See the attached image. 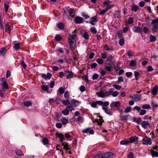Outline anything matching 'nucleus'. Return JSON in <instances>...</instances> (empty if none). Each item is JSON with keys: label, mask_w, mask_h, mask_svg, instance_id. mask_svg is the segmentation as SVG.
I'll return each instance as SVG.
<instances>
[{"label": "nucleus", "mask_w": 158, "mask_h": 158, "mask_svg": "<svg viewBox=\"0 0 158 158\" xmlns=\"http://www.w3.org/2000/svg\"><path fill=\"white\" fill-rule=\"evenodd\" d=\"M69 16L71 17H73L75 15V11L73 9L70 8L69 10Z\"/></svg>", "instance_id": "a211bd4d"}, {"label": "nucleus", "mask_w": 158, "mask_h": 158, "mask_svg": "<svg viewBox=\"0 0 158 158\" xmlns=\"http://www.w3.org/2000/svg\"><path fill=\"white\" fill-rule=\"evenodd\" d=\"M129 143V141L128 140H123L120 142V144L122 145H127Z\"/></svg>", "instance_id": "393cba45"}, {"label": "nucleus", "mask_w": 158, "mask_h": 158, "mask_svg": "<svg viewBox=\"0 0 158 158\" xmlns=\"http://www.w3.org/2000/svg\"><path fill=\"white\" fill-rule=\"evenodd\" d=\"M69 93L68 91H65L64 93V97L66 99H68L69 98Z\"/></svg>", "instance_id": "79ce46f5"}, {"label": "nucleus", "mask_w": 158, "mask_h": 158, "mask_svg": "<svg viewBox=\"0 0 158 158\" xmlns=\"http://www.w3.org/2000/svg\"><path fill=\"white\" fill-rule=\"evenodd\" d=\"M24 105L27 107H28L31 105V103L29 102H24Z\"/></svg>", "instance_id": "5fc2aeb1"}, {"label": "nucleus", "mask_w": 158, "mask_h": 158, "mask_svg": "<svg viewBox=\"0 0 158 158\" xmlns=\"http://www.w3.org/2000/svg\"><path fill=\"white\" fill-rule=\"evenodd\" d=\"M152 107L153 108H156L158 105L157 103L154 101H153L152 102Z\"/></svg>", "instance_id": "8fccbe9b"}, {"label": "nucleus", "mask_w": 158, "mask_h": 158, "mask_svg": "<svg viewBox=\"0 0 158 158\" xmlns=\"http://www.w3.org/2000/svg\"><path fill=\"white\" fill-rule=\"evenodd\" d=\"M134 22L133 18L132 17H129L128 20V23L129 24H132Z\"/></svg>", "instance_id": "e2e57ef3"}, {"label": "nucleus", "mask_w": 158, "mask_h": 158, "mask_svg": "<svg viewBox=\"0 0 158 158\" xmlns=\"http://www.w3.org/2000/svg\"><path fill=\"white\" fill-rule=\"evenodd\" d=\"M139 6L136 5H135L132 7L131 10L132 11H136L139 9Z\"/></svg>", "instance_id": "e433bc0d"}, {"label": "nucleus", "mask_w": 158, "mask_h": 158, "mask_svg": "<svg viewBox=\"0 0 158 158\" xmlns=\"http://www.w3.org/2000/svg\"><path fill=\"white\" fill-rule=\"evenodd\" d=\"M5 28V31H8L9 33L11 30L10 27L7 23L6 24Z\"/></svg>", "instance_id": "bb28decb"}, {"label": "nucleus", "mask_w": 158, "mask_h": 158, "mask_svg": "<svg viewBox=\"0 0 158 158\" xmlns=\"http://www.w3.org/2000/svg\"><path fill=\"white\" fill-rule=\"evenodd\" d=\"M7 81L6 79L5 78H0V85L4 84L6 83Z\"/></svg>", "instance_id": "ea45409f"}, {"label": "nucleus", "mask_w": 158, "mask_h": 158, "mask_svg": "<svg viewBox=\"0 0 158 158\" xmlns=\"http://www.w3.org/2000/svg\"><path fill=\"white\" fill-rule=\"evenodd\" d=\"M1 85H2V89L3 91H5L6 89H8L9 88L7 82Z\"/></svg>", "instance_id": "4468645a"}, {"label": "nucleus", "mask_w": 158, "mask_h": 158, "mask_svg": "<svg viewBox=\"0 0 158 158\" xmlns=\"http://www.w3.org/2000/svg\"><path fill=\"white\" fill-rule=\"evenodd\" d=\"M158 90V86L157 85L155 86L153 88L151 93L153 95H156L157 94Z\"/></svg>", "instance_id": "ddd939ff"}, {"label": "nucleus", "mask_w": 158, "mask_h": 158, "mask_svg": "<svg viewBox=\"0 0 158 158\" xmlns=\"http://www.w3.org/2000/svg\"><path fill=\"white\" fill-rule=\"evenodd\" d=\"M41 89L42 90L45 91H47L48 89V87L47 85H43L41 86Z\"/></svg>", "instance_id": "13d9d810"}, {"label": "nucleus", "mask_w": 158, "mask_h": 158, "mask_svg": "<svg viewBox=\"0 0 158 158\" xmlns=\"http://www.w3.org/2000/svg\"><path fill=\"white\" fill-rule=\"evenodd\" d=\"M131 107L130 106H128L124 110V112L125 113H127L130 112L131 111Z\"/></svg>", "instance_id": "052dcab7"}, {"label": "nucleus", "mask_w": 158, "mask_h": 158, "mask_svg": "<svg viewBox=\"0 0 158 158\" xmlns=\"http://www.w3.org/2000/svg\"><path fill=\"white\" fill-rule=\"evenodd\" d=\"M114 106L118 108L120 106V102H115L114 103Z\"/></svg>", "instance_id": "338daca9"}, {"label": "nucleus", "mask_w": 158, "mask_h": 158, "mask_svg": "<svg viewBox=\"0 0 158 158\" xmlns=\"http://www.w3.org/2000/svg\"><path fill=\"white\" fill-rule=\"evenodd\" d=\"M149 39L151 42H154L156 40V36L153 35H151L149 36Z\"/></svg>", "instance_id": "72a5a7b5"}, {"label": "nucleus", "mask_w": 158, "mask_h": 158, "mask_svg": "<svg viewBox=\"0 0 158 158\" xmlns=\"http://www.w3.org/2000/svg\"><path fill=\"white\" fill-rule=\"evenodd\" d=\"M20 47L19 44L18 43L16 44L14 46V48L16 51H18Z\"/></svg>", "instance_id": "4c0bfd02"}, {"label": "nucleus", "mask_w": 158, "mask_h": 158, "mask_svg": "<svg viewBox=\"0 0 158 158\" xmlns=\"http://www.w3.org/2000/svg\"><path fill=\"white\" fill-rule=\"evenodd\" d=\"M77 36L76 34L70 35L69 41H76V38Z\"/></svg>", "instance_id": "6ab92c4d"}, {"label": "nucleus", "mask_w": 158, "mask_h": 158, "mask_svg": "<svg viewBox=\"0 0 158 158\" xmlns=\"http://www.w3.org/2000/svg\"><path fill=\"white\" fill-rule=\"evenodd\" d=\"M61 37L58 35H56L55 37V39L57 41H60L61 39Z\"/></svg>", "instance_id": "bf43d9fd"}, {"label": "nucleus", "mask_w": 158, "mask_h": 158, "mask_svg": "<svg viewBox=\"0 0 158 158\" xmlns=\"http://www.w3.org/2000/svg\"><path fill=\"white\" fill-rule=\"evenodd\" d=\"M58 91L60 93V94H63L64 93V88L63 87H60Z\"/></svg>", "instance_id": "603ef678"}, {"label": "nucleus", "mask_w": 158, "mask_h": 158, "mask_svg": "<svg viewBox=\"0 0 158 158\" xmlns=\"http://www.w3.org/2000/svg\"><path fill=\"white\" fill-rule=\"evenodd\" d=\"M91 31L94 34H96L97 32V31L96 30V28L95 27H92L90 29Z\"/></svg>", "instance_id": "0e129e2a"}, {"label": "nucleus", "mask_w": 158, "mask_h": 158, "mask_svg": "<svg viewBox=\"0 0 158 158\" xmlns=\"http://www.w3.org/2000/svg\"><path fill=\"white\" fill-rule=\"evenodd\" d=\"M57 136L60 138V141L61 142L63 141V140H64V135L62 134L59 133L58 134Z\"/></svg>", "instance_id": "473e14b6"}, {"label": "nucleus", "mask_w": 158, "mask_h": 158, "mask_svg": "<svg viewBox=\"0 0 158 158\" xmlns=\"http://www.w3.org/2000/svg\"><path fill=\"white\" fill-rule=\"evenodd\" d=\"M61 145L64 146L63 149H64L67 150L70 149V148H69V146L66 142L62 141L61 142Z\"/></svg>", "instance_id": "f8f14e48"}, {"label": "nucleus", "mask_w": 158, "mask_h": 158, "mask_svg": "<svg viewBox=\"0 0 158 158\" xmlns=\"http://www.w3.org/2000/svg\"><path fill=\"white\" fill-rule=\"evenodd\" d=\"M131 98L135 101H139L141 99V95L139 94H134L131 97Z\"/></svg>", "instance_id": "423d86ee"}, {"label": "nucleus", "mask_w": 158, "mask_h": 158, "mask_svg": "<svg viewBox=\"0 0 158 158\" xmlns=\"http://www.w3.org/2000/svg\"><path fill=\"white\" fill-rule=\"evenodd\" d=\"M130 117V116L129 115H126L123 116H122L120 117V119L122 121H124L125 120H127Z\"/></svg>", "instance_id": "412c9836"}, {"label": "nucleus", "mask_w": 158, "mask_h": 158, "mask_svg": "<svg viewBox=\"0 0 158 158\" xmlns=\"http://www.w3.org/2000/svg\"><path fill=\"white\" fill-rule=\"evenodd\" d=\"M113 65L114 67L115 70H118L120 69L119 67L118 66V64L115 61H114L113 62Z\"/></svg>", "instance_id": "a878e982"}, {"label": "nucleus", "mask_w": 158, "mask_h": 158, "mask_svg": "<svg viewBox=\"0 0 158 158\" xmlns=\"http://www.w3.org/2000/svg\"><path fill=\"white\" fill-rule=\"evenodd\" d=\"M71 102L73 106H76L79 105V102L78 101L74 99H72L71 101Z\"/></svg>", "instance_id": "aec40b11"}, {"label": "nucleus", "mask_w": 158, "mask_h": 158, "mask_svg": "<svg viewBox=\"0 0 158 158\" xmlns=\"http://www.w3.org/2000/svg\"><path fill=\"white\" fill-rule=\"evenodd\" d=\"M112 55H109L108 56V57L106 59V62H107V61L111 62V61L112 60Z\"/></svg>", "instance_id": "680f3d73"}, {"label": "nucleus", "mask_w": 158, "mask_h": 158, "mask_svg": "<svg viewBox=\"0 0 158 158\" xmlns=\"http://www.w3.org/2000/svg\"><path fill=\"white\" fill-rule=\"evenodd\" d=\"M102 109L107 114L109 115H113L112 111L108 109V107H103Z\"/></svg>", "instance_id": "0eeeda50"}, {"label": "nucleus", "mask_w": 158, "mask_h": 158, "mask_svg": "<svg viewBox=\"0 0 158 158\" xmlns=\"http://www.w3.org/2000/svg\"><path fill=\"white\" fill-rule=\"evenodd\" d=\"M104 49L106 51H112L113 50V48L112 46H108L107 44L104 45Z\"/></svg>", "instance_id": "5701e85b"}, {"label": "nucleus", "mask_w": 158, "mask_h": 158, "mask_svg": "<svg viewBox=\"0 0 158 158\" xmlns=\"http://www.w3.org/2000/svg\"><path fill=\"white\" fill-rule=\"evenodd\" d=\"M93 158H103V156L102 153L98 154L94 156Z\"/></svg>", "instance_id": "a19ab883"}, {"label": "nucleus", "mask_w": 158, "mask_h": 158, "mask_svg": "<svg viewBox=\"0 0 158 158\" xmlns=\"http://www.w3.org/2000/svg\"><path fill=\"white\" fill-rule=\"evenodd\" d=\"M116 36L118 38H120L122 36V31L121 30L117 31L116 34Z\"/></svg>", "instance_id": "2f4dec72"}, {"label": "nucleus", "mask_w": 158, "mask_h": 158, "mask_svg": "<svg viewBox=\"0 0 158 158\" xmlns=\"http://www.w3.org/2000/svg\"><path fill=\"white\" fill-rule=\"evenodd\" d=\"M81 15L86 19L89 18V16L88 15H86L84 12H82L81 13Z\"/></svg>", "instance_id": "6e6d98bb"}, {"label": "nucleus", "mask_w": 158, "mask_h": 158, "mask_svg": "<svg viewBox=\"0 0 158 158\" xmlns=\"http://www.w3.org/2000/svg\"><path fill=\"white\" fill-rule=\"evenodd\" d=\"M62 102L63 104L65 105H69L70 103L68 100H63L62 101Z\"/></svg>", "instance_id": "09e8293b"}, {"label": "nucleus", "mask_w": 158, "mask_h": 158, "mask_svg": "<svg viewBox=\"0 0 158 158\" xmlns=\"http://www.w3.org/2000/svg\"><path fill=\"white\" fill-rule=\"evenodd\" d=\"M83 36L85 40H87L89 39V35H88V33L86 32H85L84 33Z\"/></svg>", "instance_id": "58836bf2"}, {"label": "nucleus", "mask_w": 158, "mask_h": 158, "mask_svg": "<svg viewBox=\"0 0 158 158\" xmlns=\"http://www.w3.org/2000/svg\"><path fill=\"white\" fill-rule=\"evenodd\" d=\"M52 75L50 73H47V74H42L41 77L42 78L47 80V79L49 80L51 77Z\"/></svg>", "instance_id": "20e7f679"}, {"label": "nucleus", "mask_w": 158, "mask_h": 158, "mask_svg": "<svg viewBox=\"0 0 158 158\" xmlns=\"http://www.w3.org/2000/svg\"><path fill=\"white\" fill-rule=\"evenodd\" d=\"M76 41H69V44L71 51H73L75 48V46Z\"/></svg>", "instance_id": "1a4fd4ad"}, {"label": "nucleus", "mask_w": 158, "mask_h": 158, "mask_svg": "<svg viewBox=\"0 0 158 158\" xmlns=\"http://www.w3.org/2000/svg\"><path fill=\"white\" fill-rule=\"evenodd\" d=\"M84 120V118L82 116H79L77 120V121L78 122V124H79V123H82L83 122Z\"/></svg>", "instance_id": "4be33fe9"}, {"label": "nucleus", "mask_w": 158, "mask_h": 158, "mask_svg": "<svg viewBox=\"0 0 158 158\" xmlns=\"http://www.w3.org/2000/svg\"><path fill=\"white\" fill-rule=\"evenodd\" d=\"M139 138L136 136V135H134L133 136L131 137L130 139V142L131 143H133L135 142V140H137Z\"/></svg>", "instance_id": "f3484780"}, {"label": "nucleus", "mask_w": 158, "mask_h": 158, "mask_svg": "<svg viewBox=\"0 0 158 158\" xmlns=\"http://www.w3.org/2000/svg\"><path fill=\"white\" fill-rule=\"evenodd\" d=\"M107 11V9L106 8L105 9L102 10L101 11L100 14V15H102L106 13Z\"/></svg>", "instance_id": "774afa93"}, {"label": "nucleus", "mask_w": 158, "mask_h": 158, "mask_svg": "<svg viewBox=\"0 0 158 158\" xmlns=\"http://www.w3.org/2000/svg\"><path fill=\"white\" fill-rule=\"evenodd\" d=\"M133 30L135 33H141L142 31V29L139 27L135 26L133 27Z\"/></svg>", "instance_id": "9d476101"}, {"label": "nucleus", "mask_w": 158, "mask_h": 158, "mask_svg": "<svg viewBox=\"0 0 158 158\" xmlns=\"http://www.w3.org/2000/svg\"><path fill=\"white\" fill-rule=\"evenodd\" d=\"M114 90V89L113 88H110L109 89V91H108V92L109 94H110V95H112L113 94V92Z\"/></svg>", "instance_id": "69168bd1"}, {"label": "nucleus", "mask_w": 158, "mask_h": 158, "mask_svg": "<svg viewBox=\"0 0 158 158\" xmlns=\"http://www.w3.org/2000/svg\"><path fill=\"white\" fill-rule=\"evenodd\" d=\"M152 24L153 27L152 28V31L154 32H156L158 28V18L153 20Z\"/></svg>", "instance_id": "f257e3e1"}, {"label": "nucleus", "mask_w": 158, "mask_h": 158, "mask_svg": "<svg viewBox=\"0 0 158 158\" xmlns=\"http://www.w3.org/2000/svg\"><path fill=\"white\" fill-rule=\"evenodd\" d=\"M124 40L123 39L121 38L119 40V44L120 46H122L124 44Z\"/></svg>", "instance_id": "4d7b16f0"}, {"label": "nucleus", "mask_w": 158, "mask_h": 158, "mask_svg": "<svg viewBox=\"0 0 158 158\" xmlns=\"http://www.w3.org/2000/svg\"><path fill=\"white\" fill-rule=\"evenodd\" d=\"M62 113L63 114L65 115H68L69 113V110L66 109L65 110H63L62 111Z\"/></svg>", "instance_id": "c03bdc74"}, {"label": "nucleus", "mask_w": 158, "mask_h": 158, "mask_svg": "<svg viewBox=\"0 0 158 158\" xmlns=\"http://www.w3.org/2000/svg\"><path fill=\"white\" fill-rule=\"evenodd\" d=\"M142 143L144 145L150 144L151 143V139L148 137H145L143 139Z\"/></svg>", "instance_id": "7ed1b4c3"}, {"label": "nucleus", "mask_w": 158, "mask_h": 158, "mask_svg": "<svg viewBox=\"0 0 158 158\" xmlns=\"http://www.w3.org/2000/svg\"><path fill=\"white\" fill-rule=\"evenodd\" d=\"M151 152L152 156L158 157V152L156 151H155L153 150H151Z\"/></svg>", "instance_id": "b1692460"}, {"label": "nucleus", "mask_w": 158, "mask_h": 158, "mask_svg": "<svg viewBox=\"0 0 158 158\" xmlns=\"http://www.w3.org/2000/svg\"><path fill=\"white\" fill-rule=\"evenodd\" d=\"M61 120L63 124L64 125L66 124L68 122V119L65 118H62Z\"/></svg>", "instance_id": "cd10ccee"}, {"label": "nucleus", "mask_w": 158, "mask_h": 158, "mask_svg": "<svg viewBox=\"0 0 158 158\" xmlns=\"http://www.w3.org/2000/svg\"><path fill=\"white\" fill-rule=\"evenodd\" d=\"M96 94L98 97L104 98V92L102 91L96 93Z\"/></svg>", "instance_id": "dca6fc26"}, {"label": "nucleus", "mask_w": 158, "mask_h": 158, "mask_svg": "<svg viewBox=\"0 0 158 158\" xmlns=\"http://www.w3.org/2000/svg\"><path fill=\"white\" fill-rule=\"evenodd\" d=\"M84 22V19L82 17L76 16L74 19V22L77 24L83 23Z\"/></svg>", "instance_id": "f03ea898"}, {"label": "nucleus", "mask_w": 158, "mask_h": 158, "mask_svg": "<svg viewBox=\"0 0 158 158\" xmlns=\"http://www.w3.org/2000/svg\"><path fill=\"white\" fill-rule=\"evenodd\" d=\"M66 109H68L70 111H72V110H74V108L72 106V105L71 104L70 105H69L67 106L66 107Z\"/></svg>", "instance_id": "864d4df0"}, {"label": "nucleus", "mask_w": 158, "mask_h": 158, "mask_svg": "<svg viewBox=\"0 0 158 158\" xmlns=\"http://www.w3.org/2000/svg\"><path fill=\"white\" fill-rule=\"evenodd\" d=\"M20 63L21 66H22L24 69H25L26 67V64L24 62L23 60H21L20 61Z\"/></svg>", "instance_id": "a18cd8bd"}, {"label": "nucleus", "mask_w": 158, "mask_h": 158, "mask_svg": "<svg viewBox=\"0 0 158 158\" xmlns=\"http://www.w3.org/2000/svg\"><path fill=\"white\" fill-rule=\"evenodd\" d=\"M57 27L61 30H63L64 28V25L62 23H60L57 25Z\"/></svg>", "instance_id": "f704fd0d"}, {"label": "nucleus", "mask_w": 158, "mask_h": 158, "mask_svg": "<svg viewBox=\"0 0 158 158\" xmlns=\"http://www.w3.org/2000/svg\"><path fill=\"white\" fill-rule=\"evenodd\" d=\"M113 156V154L112 152H107L104 155L103 158H112Z\"/></svg>", "instance_id": "9b49d317"}, {"label": "nucleus", "mask_w": 158, "mask_h": 158, "mask_svg": "<svg viewBox=\"0 0 158 158\" xmlns=\"http://www.w3.org/2000/svg\"><path fill=\"white\" fill-rule=\"evenodd\" d=\"M141 124L142 127L143 128L147 129L148 127L150 126V124L148 122L144 121L141 123Z\"/></svg>", "instance_id": "39448f33"}, {"label": "nucleus", "mask_w": 158, "mask_h": 158, "mask_svg": "<svg viewBox=\"0 0 158 158\" xmlns=\"http://www.w3.org/2000/svg\"><path fill=\"white\" fill-rule=\"evenodd\" d=\"M129 65L130 66H132L133 67L135 66L136 65V61L133 60H131Z\"/></svg>", "instance_id": "37998d69"}, {"label": "nucleus", "mask_w": 158, "mask_h": 158, "mask_svg": "<svg viewBox=\"0 0 158 158\" xmlns=\"http://www.w3.org/2000/svg\"><path fill=\"white\" fill-rule=\"evenodd\" d=\"M66 76V78L69 79L70 78H72L73 77V73L72 72L70 71V72Z\"/></svg>", "instance_id": "c85d7f7f"}, {"label": "nucleus", "mask_w": 158, "mask_h": 158, "mask_svg": "<svg viewBox=\"0 0 158 158\" xmlns=\"http://www.w3.org/2000/svg\"><path fill=\"white\" fill-rule=\"evenodd\" d=\"M96 61L99 64H102L104 63L103 60L101 58H98Z\"/></svg>", "instance_id": "de8ad7c7"}, {"label": "nucleus", "mask_w": 158, "mask_h": 158, "mask_svg": "<svg viewBox=\"0 0 158 158\" xmlns=\"http://www.w3.org/2000/svg\"><path fill=\"white\" fill-rule=\"evenodd\" d=\"M15 152L16 154L18 155H19L20 156H22L23 155V152L20 149H16L15 150Z\"/></svg>", "instance_id": "7c9ffc66"}, {"label": "nucleus", "mask_w": 158, "mask_h": 158, "mask_svg": "<svg viewBox=\"0 0 158 158\" xmlns=\"http://www.w3.org/2000/svg\"><path fill=\"white\" fill-rule=\"evenodd\" d=\"M134 73L136 80V81L138 80L139 79V76L140 75V73L139 72L135 71L134 72Z\"/></svg>", "instance_id": "c9c22d12"}, {"label": "nucleus", "mask_w": 158, "mask_h": 158, "mask_svg": "<svg viewBox=\"0 0 158 158\" xmlns=\"http://www.w3.org/2000/svg\"><path fill=\"white\" fill-rule=\"evenodd\" d=\"M97 16H96L92 17L90 18V20L89 21V23L92 25H95L94 23H96L97 22Z\"/></svg>", "instance_id": "6e6552de"}, {"label": "nucleus", "mask_w": 158, "mask_h": 158, "mask_svg": "<svg viewBox=\"0 0 158 158\" xmlns=\"http://www.w3.org/2000/svg\"><path fill=\"white\" fill-rule=\"evenodd\" d=\"M90 105L93 108H96L97 107V103L96 101V102H93L91 103Z\"/></svg>", "instance_id": "3c124183"}, {"label": "nucleus", "mask_w": 158, "mask_h": 158, "mask_svg": "<svg viewBox=\"0 0 158 158\" xmlns=\"http://www.w3.org/2000/svg\"><path fill=\"white\" fill-rule=\"evenodd\" d=\"M113 86L117 90H119L122 88L121 86L116 84H114Z\"/></svg>", "instance_id": "49530a36"}, {"label": "nucleus", "mask_w": 158, "mask_h": 158, "mask_svg": "<svg viewBox=\"0 0 158 158\" xmlns=\"http://www.w3.org/2000/svg\"><path fill=\"white\" fill-rule=\"evenodd\" d=\"M6 50L4 47L1 48L0 50V56H4L6 54Z\"/></svg>", "instance_id": "2eb2a0df"}, {"label": "nucleus", "mask_w": 158, "mask_h": 158, "mask_svg": "<svg viewBox=\"0 0 158 158\" xmlns=\"http://www.w3.org/2000/svg\"><path fill=\"white\" fill-rule=\"evenodd\" d=\"M49 142L48 139L45 137L42 139V142L44 145H46L48 144Z\"/></svg>", "instance_id": "c756f323"}]
</instances>
